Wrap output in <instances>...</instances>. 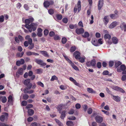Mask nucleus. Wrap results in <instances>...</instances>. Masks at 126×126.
Masks as SVG:
<instances>
[{"mask_svg": "<svg viewBox=\"0 0 126 126\" xmlns=\"http://www.w3.org/2000/svg\"><path fill=\"white\" fill-rule=\"evenodd\" d=\"M38 25L36 23H32L30 25L29 24H26L25 25V27L29 30L30 32H31L32 31V29L33 31H34L36 30Z\"/></svg>", "mask_w": 126, "mask_h": 126, "instance_id": "nucleus-1", "label": "nucleus"}, {"mask_svg": "<svg viewBox=\"0 0 126 126\" xmlns=\"http://www.w3.org/2000/svg\"><path fill=\"white\" fill-rule=\"evenodd\" d=\"M8 116V114L6 112H3L2 113V115L0 117V120L2 122H3L5 121H7Z\"/></svg>", "mask_w": 126, "mask_h": 126, "instance_id": "nucleus-2", "label": "nucleus"}, {"mask_svg": "<svg viewBox=\"0 0 126 126\" xmlns=\"http://www.w3.org/2000/svg\"><path fill=\"white\" fill-rule=\"evenodd\" d=\"M34 61L36 63L42 66H44L47 64L46 63H44L43 61L41 59H34Z\"/></svg>", "mask_w": 126, "mask_h": 126, "instance_id": "nucleus-3", "label": "nucleus"}, {"mask_svg": "<svg viewBox=\"0 0 126 126\" xmlns=\"http://www.w3.org/2000/svg\"><path fill=\"white\" fill-rule=\"evenodd\" d=\"M81 8V2L80 1H78L77 5L76 6L74 9V12L75 13H76L78 10V12H79L80 11Z\"/></svg>", "mask_w": 126, "mask_h": 126, "instance_id": "nucleus-4", "label": "nucleus"}, {"mask_svg": "<svg viewBox=\"0 0 126 126\" xmlns=\"http://www.w3.org/2000/svg\"><path fill=\"white\" fill-rule=\"evenodd\" d=\"M54 4V2L52 0L46 1L44 3V5L46 8L48 7L50 5H52Z\"/></svg>", "mask_w": 126, "mask_h": 126, "instance_id": "nucleus-5", "label": "nucleus"}, {"mask_svg": "<svg viewBox=\"0 0 126 126\" xmlns=\"http://www.w3.org/2000/svg\"><path fill=\"white\" fill-rule=\"evenodd\" d=\"M95 60L93 59L90 61L87 62L86 63V64L88 67H90L91 66H94L96 64Z\"/></svg>", "mask_w": 126, "mask_h": 126, "instance_id": "nucleus-6", "label": "nucleus"}, {"mask_svg": "<svg viewBox=\"0 0 126 126\" xmlns=\"http://www.w3.org/2000/svg\"><path fill=\"white\" fill-rule=\"evenodd\" d=\"M104 4L103 0H99L98 1V10H100Z\"/></svg>", "mask_w": 126, "mask_h": 126, "instance_id": "nucleus-7", "label": "nucleus"}, {"mask_svg": "<svg viewBox=\"0 0 126 126\" xmlns=\"http://www.w3.org/2000/svg\"><path fill=\"white\" fill-rule=\"evenodd\" d=\"M23 74V70L22 68H20L18 69L16 74V76L18 77L20 75H22Z\"/></svg>", "mask_w": 126, "mask_h": 126, "instance_id": "nucleus-8", "label": "nucleus"}, {"mask_svg": "<svg viewBox=\"0 0 126 126\" xmlns=\"http://www.w3.org/2000/svg\"><path fill=\"white\" fill-rule=\"evenodd\" d=\"M84 32V30L82 28H77L76 30V32L78 34H82Z\"/></svg>", "mask_w": 126, "mask_h": 126, "instance_id": "nucleus-9", "label": "nucleus"}, {"mask_svg": "<svg viewBox=\"0 0 126 126\" xmlns=\"http://www.w3.org/2000/svg\"><path fill=\"white\" fill-rule=\"evenodd\" d=\"M95 119L96 122L98 123H101L103 120L102 117L98 115L97 116L95 117Z\"/></svg>", "mask_w": 126, "mask_h": 126, "instance_id": "nucleus-10", "label": "nucleus"}, {"mask_svg": "<svg viewBox=\"0 0 126 126\" xmlns=\"http://www.w3.org/2000/svg\"><path fill=\"white\" fill-rule=\"evenodd\" d=\"M13 98L12 95H9L8 97V104H12L13 103Z\"/></svg>", "mask_w": 126, "mask_h": 126, "instance_id": "nucleus-11", "label": "nucleus"}, {"mask_svg": "<svg viewBox=\"0 0 126 126\" xmlns=\"http://www.w3.org/2000/svg\"><path fill=\"white\" fill-rule=\"evenodd\" d=\"M26 55L28 56H30L31 55L38 56L39 54L38 53L34 52H32L31 51H27L26 53Z\"/></svg>", "mask_w": 126, "mask_h": 126, "instance_id": "nucleus-12", "label": "nucleus"}, {"mask_svg": "<svg viewBox=\"0 0 126 126\" xmlns=\"http://www.w3.org/2000/svg\"><path fill=\"white\" fill-rule=\"evenodd\" d=\"M108 16H105L103 19V21L105 25H107L109 22V19L108 18Z\"/></svg>", "mask_w": 126, "mask_h": 126, "instance_id": "nucleus-13", "label": "nucleus"}, {"mask_svg": "<svg viewBox=\"0 0 126 126\" xmlns=\"http://www.w3.org/2000/svg\"><path fill=\"white\" fill-rule=\"evenodd\" d=\"M25 39L26 40H28L29 44H31L33 43L32 39L30 38V35H28L26 36L25 37Z\"/></svg>", "mask_w": 126, "mask_h": 126, "instance_id": "nucleus-14", "label": "nucleus"}, {"mask_svg": "<svg viewBox=\"0 0 126 126\" xmlns=\"http://www.w3.org/2000/svg\"><path fill=\"white\" fill-rule=\"evenodd\" d=\"M69 79L71 81L73 82V83L76 85L79 86L80 87V84L77 83L76 80L74 79L73 78L70 77V78Z\"/></svg>", "mask_w": 126, "mask_h": 126, "instance_id": "nucleus-15", "label": "nucleus"}, {"mask_svg": "<svg viewBox=\"0 0 126 126\" xmlns=\"http://www.w3.org/2000/svg\"><path fill=\"white\" fill-rule=\"evenodd\" d=\"M1 101L3 103H6L7 101V99L5 96L0 95V101Z\"/></svg>", "mask_w": 126, "mask_h": 126, "instance_id": "nucleus-16", "label": "nucleus"}, {"mask_svg": "<svg viewBox=\"0 0 126 126\" xmlns=\"http://www.w3.org/2000/svg\"><path fill=\"white\" fill-rule=\"evenodd\" d=\"M34 20L33 18H29V19H25V23L26 24H29L31 23Z\"/></svg>", "mask_w": 126, "mask_h": 126, "instance_id": "nucleus-17", "label": "nucleus"}, {"mask_svg": "<svg viewBox=\"0 0 126 126\" xmlns=\"http://www.w3.org/2000/svg\"><path fill=\"white\" fill-rule=\"evenodd\" d=\"M40 52L43 55L46 57H48L49 55L47 52L46 51H40Z\"/></svg>", "mask_w": 126, "mask_h": 126, "instance_id": "nucleus-18", "label": "nucleus"}, {"mask_svg": "<svg viewBox=\"0 0 126 126\" xmlns=\"http://www.w3.org/2000/svg\"><path fill=\"white\" fill-rule=\"evenodd\" d=\"M117 24V22L116 21L113 22L109 25V27L110 28L112 29L115 27L116 26Z\"/></svg>", "mask_w": 126, "mask_h": 126, "instance_id": "nucleus-19", "label": "nucleus"}, {"mask_svg": "<svg viewBox=\"0 0 126 126\" xmlns=\"http://www.w3.org/2000/svg\"><path fill=\"white\" fill-rule=\"evenodd\" d=\"M112 42L114 44H116L118 43V40L116 37H112L111 38Z\"/></svg>", "mask_w": 126, "mask_h": 126, "instance_id": "nucleus-20", "label": "nucleus"}, {"mask_svg": "<svg viewBox=\"0 0 126 126\" xmlns=\"http://www.w3.org/2000/svg\"><path fill=\"white\" fill-rule=\"evenodd\" d=\"M110 16L111 18L112 19H114L117 18L118 17V16L117 14L116 13L115 14H111L110 15Z\"/></svg>", "mask_w": 126, "mask_h": 126, "instance_id": "nucleus-21", "label": "nucleus"}, {"mask_svg": "<svg viewBox=\"0 0 126 126\" xmlns=\"http://www.w3.org/2000/svg\"><path fill=\"white\" fill-rule=\"evenodd\" d=\"M112 96L113 97V99L116 102L120 101V97L117 96H115L111 94Z\"/></svg>", "mask_w": 126, "mask_h": 126, "instance_id": "nucleus-22", "label": "nucleus"}, {"mask_svg": "<svg viewBox=\"0 0 126 126\" xmlns=\"http://www.w3.org/2000/svg\"><path fill=\"white\" fill-rule=\"evenodd\" d=\"M42 30L40 28H39L37 29V35L39 37H41L42 35Z\"/></svg>", "mask_w": 126, "mask_h": 126, "instance_id": "nucleus-23", "label": "nucleus"}, {"mask_svg": "<svg viewBox=\"0 0 126 126\" xmlns=\"http://www.w3.org/2000/svg\"><path fill=\"white\" fill-rule=\"evenodd\" d=\"M120 28L121 29H123L124 32L126 31V24L125 23H122L120 26Z\"/></svg>", "mask_w": 126, "mask_h": 126, "instance_id": "nucleus-24", "label": "nucleus"}, {"mask_svg": "<svg viewBox=\"0 0 126 126\" xmlns=\"http://www.w3.org/2000/svg\"><path fill=\"white\" fill-rule=\"evenodd\" d=\"M63 105L62 104H60L59 105L56 107L58 110L59 111L60 113H61V111L62 109V107Z\"/></svg>", "mask_w": 126, "mask_h": 126, "instance_id": "nucleus-25", "label": "nucleus"}, {"mask_svg": "<svg viewBox=\"0 0 126 126\" xmlns=\"http://www.w3.org/2000/svg\"><path fill=\"white\" fill-rule=\"evenodd\" d=\"M66 112V111L65 110L63 111L62 112L60 116L61 118L62 119H64L66 115L65 113Z\"/></svg>", "mask_w": 126, "mask_h": 126, "instance_id": "nucleus-26", "label": "nucleus"}, {"mask_svg": "<svg viewBox=\"0 0 126 126\" xmlns=\"http://www.w3.org/2000/svg\"><path fill=\"white\" fill-rule=\"evenodd\" d=\"M28 112L29 115L32 116L33 114L34 111L33 109H30L28 110Z\"/></svg>", "mask_w": 126, "mask_h": 126, "instance_id": "nucleus-27", "label": "nucleus"}, {"mask_svg": "<svg viewBox=\"0 0 126 126\" xmlns=\"http://www.w3.org/2000/svg\"><path fill=\"white\" fill-rule=\"evenodd\" d=\"M66 124L68 126H73L74 125L73 122L70 121H67L66 122Z\"/></svg>", "mask_w": 126, "mask_h": 126, "instance_id": "nucleus-28", "label": "nucleus"}, {"mask_svg": "<svg viewBox=\"0 0 126 126\" xmlns=\"http://www.w3.org/2000/svg\"><path fill=\"white\" fill-rule=\"evenodd\" d=\"M87 90L88 92L90 93H95V92L94 91L92 88H88Z\"/></svg>", "mask_w": 126, "mask_h": 126, "instance_id": "nucleus-29", "label": "nucleus"}, {"mask_svg": "<svg viewBox=\"0 0 126 126\" xmlns=\"http://www.w3.org/2000/svg\"><path fill=\"white\" fill-rule=\"evenodd\" d=\"M104 38L105 39H110L111 38V36L109 34H105L104 36Z\"/></svg>", "mask_w": 126, "mask_h": 126, "instance_id": "nucleus-30", "label": "nucleus"}, {"mask_svg": "<svg viewBox=\"0 0 126 126\" xmlns=\"http://www.w3.org/2000/svg\"><path fill=\"white\" fill-rule=\"evenodd\" d=\"M24 54V52H22L21 53L18 52L17 53L16 56L17 57H21Z\"/></svg>", "mask_w": 126, "mask_h": 126, "instance_id": "nucleus-31", "label": "nucleus"}, {"mask_svg": "<svg viewBox=\"0 0 126 126\" xmlns=\"http://www.w3.org/2000/svg\"><path fill=\"white\" fill-rule=\"evenodd\" d=\"M82 36L84 38H87L89 37V34L88 32H86L83 34L82 35Z\"/></svg>", "mask_w": 126, "mask_h": 126, "instance_id": "nucleus-32", "label": "nucleus"}, {"mask_svg": "<svg viewBox=\"0 0 126 126\" xmlns=\"http://www.w3.org/2000/svg\"><path fill=\"white\" fill-rule=\"evenodd\" d=\"M30 80L29 79H26L24 81V84L25 85H28L30 83Z\"/></svg>", "mask_w": 126, "mask_h": 126, "instance_id": "nucleus-33", "label": "nucleus"}, {"mask_svg": "<svg viewBox=\"0 0 126 126\" xmlns=\"http://www.w3.org/2000/svg\"><path fill=\"white\" fill-rule=\"evenodd\" d=\"M111 88L114 90L118 91L119 90V87L116 86H113L111 87Z\"/></svg>", "mask_w": 126, "mask_h": 126, "instance_id": "nucleus-34", "label": "nucleus"}, {"mask_svg": "<svg viewBox=\"0 0 126 126\" xmlns=\"http://www.w3.org/2000/svg\"><path fill=\"white\" fill-rule=\"evenodd\" d=\"M121 64L122 63L120 62L117 61L115 62V66L116 67H117Z\"/></svg>", "mask_w": 126, "mask_h": 126, "instance_id": "nucleus-35", "label": "nucleus"}, {"mask_svg": "<svg viewBox=\"0 0 126 126\" xmlns=\"http://www.w3.org/2000/svg\"><path fill=\"white\" fill-rule=\"evenodd\" d=\"M69 27L70 29H74L75 27L76 28L77 27V26L76 24L74 25L73 24H71L70 25Z\"/></svg>", "mask_w": 126, "mask_h": 126, "instance_id": "nucleus-36", "label": "nucleus"}, {"mask_svg": "<svg viewBox=\"0 0 126 126\" xmlns=\"http://www.w3.org/2000/svg\"><path fill=\"white\" fill-rule=\"evenodd\" d=\"M29 96L27 94H24L23 95V99L24 100H26L29 98Z\"/></svg>", "mask_w": 126, "mask_h": 126, "instance_id": "nucleus-37", "label": "nucleus"}, {"mask_svg": "<svg viewBox=\"0 0 126 126\" xmlns=\"http://www.w3.org/2000/svg\"><path fill=\"white\" fill-rule=\"evenodd\" d=\"M55 120L59 126H63V125L61 122L58 119H56Z\"/></svg>", "mask_w": 126, "mask_h": 126, "instance_id": "nucleus-38", "label": "nucleus"}, {"mask_svg": "<svg viewBox=\"0 0 126 126\" xmlns=\"http://www.w3.org/2000/svg\"><path fill=\"white\" fill-rule=\"evenodd\" d=\"M30 45L28 47V48L29 49L31 50L34 47V44L33 43H32L31 44H29Z\"/></svg>", "mask_w": 126, "mask_h": 126, "instance_id": "nucleus-39", "label": "nucleus"}, {"mask_svg": "<svg viewBox=\"0 0 126 126\" xmlns=\"http://www.w3.org/2000/svg\"><path fill=\"white\" fill-rule=\"evenodd\" d=\"M56 17L59 20H61L62 17V16L61 15L58 14L57 15H56Z\"/></svg>", "mask_w": 126, "mask_h": 126, "instance_id": "nucleus-40", "label": "nucleus"}, {"mask_svg": "<svg viewBox=\"0 0 126 126\" xmlns=\"http://www.w3.org/2000/svg\"><path fill=\"white\" fill-rule=\"evenodd\" d=\"M36 73L37 74H40L42 73L43 70L42 69L40 68L37 69L36 70Z\"/></svg>", "mask_w": 126, "mask_h": 126, "instance_id": "nucleus-41", "label": "nucleus"}, {"mask_svg": "<svg viewBox=\"0 0 126 126\" xmlns=\"http://www.w3.org/2000/svg\"><path fill=\"white\" fill-rule=\"evenodd\" d=\"M58 79V78L55 76H52L51 79V81H53L55 80H57Z\"/></svg>", "mask_w": 126, "mask_h": 126, "instance_id": "nucleus-42", "label": "nucleus"}, {"mask_svg": "<svg viewBox=\"0 0 126 126\" xmlns=\"http://www.w3.org/2000/svg\"><path fill=\"white\" fill-rule=\"evenodd\" d=\"M76 47L75 46H74L73 47H72L70 49V51L71 52H73L76 49Z\"/></svg>", "mask_w": 126, "mask_h": 126, "instance_id": "nucleus-43", "label": "nucleus"}, {"mask_svg": "<svg viewBox=\"0 0 126 126\" xmlns=\"http://www.w3.org/2000/svg\"><path fill=\"white\" fill-rule=\"evenodd\" d=\"M67 41V39L65 38H63L62 39V42L63 44H65Z\"/></svg>", "mask_w": 126, "mask_h": 126, "instance_id": "nucleus-44", "label": "nucleus"}, {"mask_svg": "<svg viewBox=\"0 0 126 126\" xmlns=\"http://www.w3.org/2000/svg\"><path fill=\"white\" fill-rule=\"evenodd\" d=\"M54 39L55 40H60V38L59 36L57 35H55L54 37Z\"/></svg>", "mask_w": 126, "mask_h": 126, "instance_id": "nucleus-45", "label": "nucleus"}, {"mask_svg": "<svg viewBox=\"0 0 126 126\" xmlns=\"http://www.w3.org/2000/svg\"><path fill=\"white\" fill-rule=\"evenodd\" d=\"M114 62L112 61H110L109 62V65L110 67H111L114 65Z\"/></svg>", "mask_w": 126, "mask_h": 126, "instance_id": "nucleus-46", "label": "nucleus"}, {"mask_svg": "<svg viewBox=\"0 0 126 126\" xmlns=\"http://www.w3.org/2000/svg\"><path fill=\"white\" fill-rule=\"evenodd\" d=\"M85 58L80 57V59H79V61L81 63H83L85 61Z\"/></svg>", "mask_w": 126, "mask_h": 126, "instance_id": "nucleus-47", "label": "nucleus"}, {"mask_svg": "<svg viewBox=\"0 0 126 126\" xmlns=\"http://www.w3.org/2000/svg\"><path fill=\"white\" fill-rule=\"evenodd\" d=\"M27 103L26 101L23 100L21 102V105L22 106H25L26 105Z\"/></svg>", "mask_w": 126, "mask_h": 126, "instance_id": "nucleus-48", "label": "nucleus"}, {"mask_svg": "<svg viewBox=\"0 0 126 126\" xmlns=\"http://www.w3.org/2000/svg\"><path fill=\"white\" fill-rule=\"evenodd\" d=\"M78 25L79 26L81 27H83V23L82 21H80L78 23Z\"/></svg>", "mask_w": 126, "mask_h": 126, "instance_id": "nucleus-49", "label": "nucleus"}, {"mask_svg": "<svg viewBox=\"0 0 126 126\" xmlns=\"http://www.w3.org/2000/svg\"><path fill=\"white\" fill-rule=\"evenodd\" d=\"M55 34V32L53 31L50 32L49 33V35L51 37L54 36Z\"/></svg>", "mask_w": 126, "mask_h": 126, "instance_id": "nucleus-50", "label": "nucleus"}, {"mask_svg": "<svg viewBox=\"0 0 126 126\" xmlns=\"http://www.w3.org/2000/svg\"><path fill=\"white\" fill-rule=\"evenodd\" d=\"M68 119L69 120H75L76 119V117L74 116L69 117H68Z\"/></svg>", "mask_w": 126, "mask_h": 126, "instance_id": "nucleus-51", "label": "nucleus"}, {"mask_svg": "<svg viewBox=\"0 0 126 126\" xmlns=\"http://www.w3.org/2000/svg\"><path fill=\"white\" fill-rule=\"evenodd\" d=\"M74 110L73 109H71L68 112V113L69 114H72L74 113Z\"/></svg>", "mask_w": 126, "mask_h": 126, "instance_id": "nucleus-52", "label": "nucleus"}, {"mask_svg": "<svg viewBox=\"0 0 126 126\" xmlns=\"http://www.w3.org/2000/svg\"><path fill=\"white\" fill-rule=\"evenodd\" d=\"M120 68L122 70L124 71L126 69L125 66L124 65H121L120 66Z\"/></svg>", "mask_w": 126, "mask_h": 126, "instance_id": "nucleus-53", "label": "nucleus"}, {"mask_svg": "<svg viewBox=\"0 0 126 126\" xmlns=\"http://www.w3.org/2000/svg\"><path fill=\"white\" fill-rule=\"evenodd\" d=\"M63 22L65 23H67L68 21V19L67 18H64L62 19Z\"/></svg>", "mask_w": 126, "mask_h": 126, "instance_id": "nucleus-54", "label": "nucleus"}, {"mask_svg": "<svg viewBox=\"0 0 126 126\" xmlns=\"http://www.w3.org/2000/svg\"><path fill=\"white\" fill-rule=\"evenodd\" d=\"M75 107L77 109H79L81 107V106L80 104L77 103L75 105Z\"/></svg>", "mask_w": 126, "mask_h": 126, "instance_id": "nucleus-55", "label": "nucleus"}, {"mask_svg": "<svg viewBox=\"0 0 126 126\" xmlns=\"http://www.w3.org/2000/svg\"><path fill=\"white\" fill-rule=\"evenodd\" d=\"M30 90V89H29L27 88H25L24 90V93L25 94L28 93L29 91L28 90Z\"/></svg>", "mask_w": 126, "mask_h": 126, "instance_id": "nucleus-56", "label": "nucleus"}, {"mask_svg": "<svg viewBox=\"0 0 126 126\" xmlns=\"http://www.w3.org/2000/svg\"><path fill=\"white\" fill-rule=\"evenodd\" d=\"M33 106L32 105V104H29L26 107V108L27 109L32 108Z\"/></svg>", "mask_w": 126, "mask_h": 126, "instance_id": "nucleus-57", "label": "nucleus"}, {"mask_svg": "<svg viewBox=\"0 0 126 126\" xmlns=\"http://www.w3.org/2000/svg\"><path fill=\"white\" fill-rule=\"evenodd\" d=\"M97 66L98 68H100L101 66V64L100 62H98L97 63Z\"/></svg>", "mask_w": 126, "mask_h": 126, "instance_id": "nucleus-58", "label": "nucleus"}, {"mask_svg": "<svg viewBox=\"0 0 126 126\" xmlns=\"http://www.w3.org/2000/svg\"><path fill=\"white\" fill-rule=\"evenodd\" d=\"M37 84L41 86L42 87H44V85L41 82H37Z\"/></svg>", "mask_w": 126, "mask_h": 126, "instance_id": "nucleus-59", "label": "nucleus"}, {"mask_svg": "<svg viewBox=\"0 0 126 126\" xmlns=\"http://www.w3.org/2000/svg\"><path fill=\"white\" fill-rule=\"evenodd\" d=\"M92 112V110L91 108H89L87 111V112L89 114H91Z\"/></svg>", "mask_w": 126, "mask_h": 126, "instance_id": "nucleus-60", "label": "nucleus"}, {"mask_svg": "<svg viewBox=\"0 0 126 126\" xmlns=\"http://www.w3.org/2000/svg\"><path fill=\"white\" fill-rule=\"evenodd\" d=\"M4 17L3 15L1 16L0 17V22H3L4 21Z\"/></svg>", "mask_w": 126, "mask_h": 126, "instance_id": "nucleus-61", "label": "nucleus"}, {"mask_svg": "<svg viewBox=\"0 0 126 126\" xmlns=\"http://www.w3.org/2000/svg\"><path fill=\"white\" fill-rule=\"evenodd\" d=\"M48 12L51 15L53 14L54 12L53 10L51 9H49L48 10Z\"/></svg>", "mask_w": 126, "mask_h": 126, "instance_id": "nucleus-62", "label": "nucleus"}, {"mask_svg": "<svg viewBox=\"0 0 126 126\" xmlns=\"http://www.w3.org/2000/svg\"><path fill=\"white\" fill-rule=\"evenodd\" d=\"M33 117H30L27 119V121L29 122H31L33 120Z\"/></svg>", "mask_w": 126, "mask_h": 126, "instance_id": "nucleus-63", "label": "nucleus"}, {"mask_svg": "<svg viewBox=\"0 0 126 126\" xmlns=\"http://www.w3.org/2000/svg\"><path fill=\"white\" fill-rule=\"evenodd\" d=\"M30 126H38L37 123L36 122L32 123L31 125Z\"/></svg>", "mask_w": 126, "mask_h": 126, "instance_id": "nucleus-64", "label": "nucleus"}]
</instances>
